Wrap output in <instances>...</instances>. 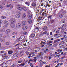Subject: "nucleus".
Listing matches in <instances>:
<instances>
[{
  "label": "nucleus",
  "mask_w": 67,
  "mask_h": 67,
  "mask_svg": "<svg viewBox=\"0 0 67 67\" xmlns=\"http://www.w3.org/2000/svg\"><path fill=\"white\" fill-rule=\"evenodd\" d=\"M18 14H19L20 15H21V12L20 11H18Z\"/></svg>",
  "instance_id": "nucleus-63"
},
{
  "label": "nucleus",
  "mask_w": 67,
  "mask_h": 67,
  "mask_svg": "<svg viewBox=\"0 0 67 67\" xmlns=\"http://www.w3.org/2000/svg\"><path fill=\"white\" fill-rule=\"evenodd\" d=\"M27 22L29 24H31L32 22V20L31 19H28L27 21Z\"/></svg>",
  "instance_id": "nucleus-10"
},
{
  "label": "nucleus",
  "mask_w": 67,
  "mask_h": 67,
  "mask_svg": "<svg viewBox=\"0 0 67 67\" xmlns=\"http://www.w3.org/2000/svg\"><path fill=\"white\" fill-rule=\"evenodd\" d=\"M22 62V60H21L18 62V63L19 64L21 63V62Z\"/></svg>",
  "instance_id": "nucleus-61"
},
{
  "label": "nucleus",
  "mask_w": 67,
  "mask_h": 67,
  "mask_svg": "<svg viewBox=\"0 0 67 67\" xmlns=\"http://www.w3.org/2000/svg\"><path fill=\"white\" fill-rule=\"evenodd\" d=\"M27 34V33L26 31H25L24 32L23 34L24 35H25Z\"/></svg>",
  "instance_id": "nucleus-34"
},
{
  "label": "nucleus",
  "mask_w": 67,
  "mask_h": 67,
  "mask_svg": "<svg viewBox=\"0 0 67 67\" xmlns=\"http://www.w3.org/2000/svg\"><path fill=\"white\" fill-rule=\"evenodd\" d=\"M27 24V22L25 21H23L22 22V25L23 26H25Z\"/></svg>",
  "instance_id": "nucleus-5"
},
{
  "label": "nucleus",
  "mask_w": 67,
  "mask_h": 67,
  "mask_svg": "<svg viewBox=\"0 0 67 67\" xmlns=\"http://www.w3.org/2000/svg\"><path fill=\"white\" fill-rule=\"evenodd\" d=\"M60 54H59V55H56L55 56V57H59L60 56Z\"/></svg>",
  "instance_id": "nucleus-62"
},
{
  "label": "nucleus",
  "mask_w": 67,
  "mask_h": 67,
  "mask_svg": "<svg viewBox=\"0 0 67 67\" xmlns=\"http://www.w3.org/2000/svg\"><path fill=\"white\" fill-rule=\"evenodd\" d=\"M55 33H59V30H58L57 31H56L55 32Z\"/></svg>",
  "instance_id": "nucleus-51"
},
{
  "label": "nucleus",
  "mask_w": 67,
  "mask_h": 67,
  "mask_svg": "<svg viewBox=\"0 0 67 67\" xmlns=\"http://www.w3.org/2000/svg\"><path fill=\"white\" fill-rule=\"evenodd\" d=\"M10 32H11V30L10 29H7L5 33L6 34H8L10 33Z\"/></svg>",
  "instance_id": "nucleus-12"
},
{
  "label": "nucleus",
  "mask_w": 67,
  "mask_h": 67,
  "mask_svg": "<svg viewBox=\"0 0 67 67\" xmlns=\"http://www.w3.org/2000/svg\"><path fill=\"white\" fill-rule=\"evenodd\" d=\"M26 44H24L23 43L22 44H21V46H22L23 47H25V46H26Z\"/></svg>",
  "instance_id": "nucleus-35"
},
{
  "label": "nucleus",
  "mask_w": 67,
  "mask_h": 67,
  "mask_svg": "<svg viewBox=\"0 0 67 67\" xmlns=\"http://www.w3.org/2000/svg\"><path fill=\"white\" fill-rule=\"evenodd\" d=\"M58 36V34H55L54 35V37H56L57 36Z\"/></svg>",
  "instance_id": "nucleus-49"
},
{
  "label": "nucleus",
  "mask_w": 67,
  "mask_h": 67,
  "mask_svg": "<svg viewBox=\"0 0 67 67\" xmlns=\"http://www.w3.org/2000/svg\"><path fill=\"white\" fill-rule=\"evenodd\" d=\"M40 11V10H35V12L36 13H38V12H39Z\"/></svg>",
  "instance_id": "nucleus-31"
},
{
  "label": "nucleus",
  "mask_w": 67,
  "mask_h": 67,
  "mask_svg": "<svg viewBox=\"0 0 67 67\" xmlns=\"http://www.w3.org/2000/svg\"><path fill=\"white\" fill-rule=\"evenodd\" d=\"M42 16L45 17V13L44 12H43L42 13Z\"/></svg>",
  "instance_id": "nucleus-47"
},
{
  "label": "nucleus",
  "mask_w": 67,
  "mask_h": 67,
  "mask_svg": "<svg viewBox=\"0 0 67 67\" xmlns=\"http://www.w3.org/2000/svg\"><path fill=\"white\" fill-rule=\"evenodd\" d=\"M41 55H42V54L41 53H39L38 55V57H41Z\"/></svg>",
  "instance_id": "nucleus-46"
},
{
  "label": "nucleus",
  "mask_w": 67,
  "mask_h": 67,
  "mask_svg": "<svg viewBox=\"0 0 67 67\" xmlns=\"http://www.w3.org/2000/svg\"><path fill=\"white\" fill-rule=\"evenodd\" d=\"M26 17V16L25 15V14H23V18H25Z\"/></svg>",
  "instance_id": "nucleus-27"
},
{
  "label": "nucleus",
  "mask_w": 67,
  "mask_h": 67,
  "mask_svg": "<svg viewBox=\"0 0 67 67\" xmlns=\"http://www.w3.org/2000/svg\"><path fill=\"white\" fill-rule=\"evenodd\" d=\"M0 32H5V31L4 30L2 29H1L0 30Z\"/></svg>",
  "instance_id": "nucleus-28"
},
{
  "label": "nucleus",
  "mask_w": 67,
  "mask_h": 67,
  "mask_svg": "<svg viewBox=\"0 0 67 67\" xmlns=\"http://www.w3.org/2000/svg\"><path fill=\"white\" fill-rule=\"evenodd\" d=\"M24 26L22 27V29H23V30H26V29H27V26Z\"/></svg>",
  "instance_id": "nucleus-16"
},
{
  "label": "nucleus",
  "mask_w": 67,
  "mask_h": 67,
  "mask_svg": "<svg viewBox=\"0 0 67 67\" xmlns=\"http://www.w3.org/2000/svg\"><path fill=\"white\" fill-rule=\"evenodd\" d=\"M56 10H57V9L55 10H54V12L53 14H54V15H55V14H56L55 13L56 12Z\"/></svg>",
  "instance_id": "nucleus-37"
},
{
  "label": "nucleus",
  "mask_w": 67,
  "mask_h": 67,
  "mask_svg": "<svg viewBox=\"0 0 67 67\" xmlns=\"http://www.w3.org/2000/svg\"><path fill=\"white\" fill-rule=\"evenodd\" d=\"M10 26L12 29H14V28L15 27V25H14V23H11L10 24Z\"/></svg>",
  "instance_id": "nucleus-8"
},
{
  "label": "nucleus",
  "mask_w": 67,
  "mask_h": 67,
  "mask_svg": "<svg viewBox=\"0 0 67 67\" xmlns=\"http://www.w3.org/2000/svg\"><path fill=\"white\" fill-rule=\"evenodd\" d=\"M16 41L17 42H19L20 40V39L19 38H17L16 40Z\"/></svg>",
  "instance_id": "nucleus-45"
},
{
  "label": "nucleus",
  "mask_w": 67,
  "mask_h": 67,
  "mask_svg": "<svg viewBox=\"0 0 67 67\" xmlns=\"http://www.w3.org/2000/svg\"><path fill=\"white\" fill-rule=\"evenodd\" d=\"M65 47V46L64 45H62L61 46H60V48H64V47Z\"/></svg>",
  "instance_id": "nucleus-36"
},
{
  "label": "nucleus",
  "mask_w": 67,
  "mask_h": 67,
  "mask_svg": "<svg viewBox=\"0 0 67 67\" xmlns=\"http://www.w3.org/2000/svg\"><path fill=\"white\" fill-rule=\"evenodd\" d=\"M27 14H28V15H31L32 14H31V12L28 11L27 13Z\"/></svg>",
  "instance_id": "nucleus-32"
},
{
  "label": "nucleus",
  "mask_w": 67,
  "mask_h": 67,
  "mask_svg": "<svg viewBox=\"0 0 67 67\" xmlns=\"http://www.w3.org/2000/svg\"><path fill=\"white\" fill-rule=\"evenodd\" d=\"M10 14V13L9 12H7L6 13V16H8V15H9Z\"/></svg>",
  "instance_id": "nucleus-23"
},
{
  "label": "nucleus",
  "mask_w": 67,
  "mask_h": 67,
  "mask_svg": "<svg viewBox=\"0 0 67 67\" xmlns=\"http://www.w3.org/2000/svg\"><path fill=\"white\" fill-rule=\"evenodd\" d=\"M25 4H26V5H28V6H29V5H30V4L29 3V2H26L25 3Z\"/></svg>",
  "instance_id": "nucleus-26"
},
{
  "label": "nucleus",
  "mask_w": 67,
  "mask_h": 67,
  "mask_svg": "<svg viewBox=\"0 0 67 67\" xmlns=\"http://www.w3.org/2000/svg\"><path fill=\"white\" fill-rule=\"evenodd\" d=\"M35 34H32L31 35V36H29L30 37H31V38H34V37H35Z\"/></svg>",
  "instance_id": "nucleus-22"
},
{
  "label": "nucleus",
  "mask_w": 67,
  "mask_h": 67,
  "mask_svg": "<svg viewBox=\"0 0 67 67\" xmlns=\"http://www.w3.org/2000/svg\"><path fill=\"white\" fill-rule=\"evenodd\" d=\"M44 18H45V17L42 16L41 17V19H42V20H43Z\"/></svg>",
  "instance_id": "nucleus-57"
},
{
  "label": "nucleus",
  "mask_w": 67,
  "mask_h": 67,
  "mask_svg": "<svg viewBox=\"0 0 67 67\" xmlns=\"http://www.w3.org/2000/svg\"><path fill=\"white\" fill-rule=\"evenodd\" d=\"M64 44H65V42L63 41L60 43L59 44V45H64Z\"/></svg>",
  "instance_id": "nucleus-25"
},
{
  "label": "nucleus",
  "mask_w": 67,
  "mask_h": 67,
  "mask_svg": "<svg viewBox=\"0 0 67 67\" xmlns=\"http://www.w3.org/2000/svg\"><path fill=\"white\" fill-rule=\"evenodd\" d=\"M44 28L43 29V30H47V29L48 27H47V26H45L44 27Z\"/></svg>",
  "instance_id": "nucleus-24"
},
{
  "label": "nucleus",
  "mask_w": 67,
  "mask_h": 67,
  "mask_svg": "<svg viewBox=\"0 0 67 67\" xmlns=\"http://www.w3.org/2000/svg\"><path fill=\"white\" fill-rule=\"evenodd\" d=\"M54 22V20H51V23H53Z\"/></svg>",
  "instance_id": "nucleus-44"
},
{
  "label": "nucleus",
  "mask_w": 67,
  "mask_h": 67,
  "mask_svg": "<svg viewBox=\"0 0 67 67\" xmlns=\"http://www.w3.org/2000/svg\"><path fill=\"white\" fill-rule=\"evenodd\" d=\"M2 36V34L1 33H0V37H1Z\"/></svg>",
  "instance_id": "nucleus-64"
},
{
  "label": "nucleus",
  "mask_w": 67,
  "mask_h": 67,
  "mask_svg": "<svg viewBox=\"0 0 67 67\" xmlns=\"http://www.w3.org/2000/svg\"><path fill=\"white\" fill-rule=\"evenodd\" d=\"M5 18H6V17L4 16H2V19H5Z\"/></svg>",
  "instance_id": "nucleus-52"
},
{
  "label": "nucleus",
  "mask_w": 67,
  "mask_h": 67,
  "mask_svg": "<svg viewBox=\"0 0 67 67\" xmlns=\"http://www.w3.org/2000/svg\"><path fill=\"white\" fill-rule=\"evenodd\" d=\"M48 12H47V13H45L44 15L46 16V17H47V16L48 15Z\"/></svg>",
  "instance_id": "nucleus-29"
},
{
  "label": "nucleus",
  "mask_w": 67,
  "mask_h": 67,
  "mask_svg": "<svg viewBox=\"0 0 67 67\" xmlns=\"http://www.w3.org/2000/svg\"><path fill=\"white\" fill-rule=\"evenodd\" d=\"M11 62L12 60H8V61H7L6 62L7 63V64H9L10 63V62Z\"/></svg>",
  "instance_id": "nucleus-30"
},
{
  "label": "nucleus",
  "mask_w": 67,
  "mask_h": 67,
  "mask_svg": "<svg viewBox=\"0 0 67 67\" xmlns=\"http://www.w3.org/2000/svg\"><path fill=\"white\" fill-rule=\"evenodd\" d=\"M34 30L35 31V32H36V31H38L37 29L36 28H35L34 29Z\"/></svg>",
  "instance_id": "nucleus-53"
},
{
  "label": "nucleus",
  "mask_w": 67,
  "mask_h": 67,
  "mask_svg": "<svg viewBox=\"0 0 67 67\" xmlns=\"http://www.w3.org/2000/svg\"><path fill=\"white\" fill-rule=\"evenodd\" d=\"M61 23H65V21L62 20L60 22Z\"/></svg>",
  "instance_id": "nucleus-48"
},
{
  "label": "nucleus",
  "mask_w": 67,
  "mask_h": 67,
  "mask_svg": "<svg viewBox=\"0 0 67 67\" xmlns=\"http://www.w3.org/2000/svg\"><path fill=\"white\" fill-rule=\"evenodd\" d=\"M16 47H20L21 46V44L20 43H18L15 45Z\"/></svg>",
  "instance_id": "nucleus-13"
},
{
  "label": "nucleus",
  "mask_w": 67,
  "mask_h": 67,
  "mask_svg": "<svg viewBox=\"0 0 67 67\" xmlns=\"http://www.w3.org/2000/svg\"><path fill=\"white\" fill-rule=\"evenodd\" d=\"M15 67V65L14 64H13L11 66H10V67Z\"/></svg>",
  "instance_id": "nucleus-60"
},
{
  "label": "nucleus",
  "mask_w": 67,
  "mask_h": 67,
  "mask_svg": "<svg viewBox=\"0 0 67 67\" xmlns=\"http://www.w3.org/2000/svg\"><path fill=\"white\" fill-rule=\"evenodd\" d=\"M61 26L62 29H63V27H64V28H65V27L66 26V24H63Z\"/></svg>",
  "instance_id": "nucleus-19"
},
{
  "label": "nucleus",
  "mask_w": 67,
  "mask_h": 67,
  "mask_svg": "<svg viewBox=\"0 0 67 67\" xmlns=\"http://www.w3.org/2000/svg\"><path fill=\"white\" fill-rule=\"evenodd\" d=\"M17 8L18 10L22 11V7L21 6L18 5L17 6Z\"/></svg>",
  "instance_id": "nucleus-4"
},
{
  "label": "nucleus",
  "mask_w": 67,
  "mask_h": 67,
  "mask_svg": "<svg viewBox=\"0 0 67 67\" xmlns=\"http://www.w3.org/2000/svg\"><path fill=\"white\" fill-rule=\"evenodd\" d=\"M47 58H49V59L50 60L51 59V56L49 55L47 57Z\"/></svg>",
  "instance_id": "nucleus-40"
},
{
  "label": "nucleus",
  "mask_w": 67,
  "mask_h": 67,
  "mask_svg": "<svg viewBox=\"0 0 67 67\" xmlns=\"http://www.w3.org/2000/svg\"><path fill=\"white\" fill-rule=\"evenodd\" d=\"M2 20H0V25H1V24L2 23Z\"/></svg>",
  "instance_id": "nucleus-56"
},
{
  "label": "nucleus",
  "mask_w": 67,
  "mask_h": 67,
  "mask_svg": "<svg viewBox=\"0 0 67 67\" xmlns=\"http://www.w3.org/2000/svg\"><path fill=\"white\" fill-rule=\"evenodd\" d=\"M8 53L9 54V55H11V54H12L13 53V51H10L8 52Z\"/></svg>",
  "instance_id": "nucleus-18"
},
{
  "label": "nucleus",
  "mask_w": 67,
  "mask_h": 67,
  "mask_svg": "<svg viewBox=\"0 0 67 67\" xmlns=\"http://www.w3.org/2000/svg\"><path fill=\"white\" fill-rule=\"evenodd\" d=\"M46 10V9H43V8H41V10L42 12H43V11H45Z\"/></svg>",
  "instance_id": "nucleus-42"
},
{
  "label": "nucleus",
  "mask_w": 67,
  "mask_h": 67,
  "mask_svg": "<svg viewBox=\"0 0 67 67\" xmlns=\"http://www.w3.org/2000/svg\"><path fill=\"white\" fill-rule=\"evenodd\" d=\"M27 7H26L23 6L22 7V9L24 11H27Z\"/></svg>",
  "instance_id": "nucleus-9"
},
{
  "label": "nucleus",
  "mask_w": 67,
  "mask_h": 67,
  "mask_svg": "<svg viewBox=\"0 0 67 67\" xmlns=\"http://www.w3.org/2000/svg\"><path fill=\"white\" fill-rule=\"evenodd\" d=\"M39 66L40 67H42V63H40L39 64Z\"/></svg>",
  "instance_id": "nucleus-59"
},
{
  "label": "nucleus",
  "mask_w": 67,
  "mask_h": 67,
  "mask_svg": "<svg viewBox=\"0 0 67 67\" xmlns=\"http://www.w3.org/2000/svg\"><path fill=\"white\" fill-rule=\"evenodd\" d=\"M25 65V64L24 63V64H21L20 65V66H24Z\"/></svg>",
  "instance_id": "nucleus-54"
},
{
  "label": "nucleus",
  "mask_w": 67,
  "mask_h": 67,
  "mask_svg": "<svg viewBox=\"0 0 67 67\" xmlns=\"http://www.w3.org/2000/svg\"><path fill=\"white\" fill-rule=\"evenodd\" d=\"M5 44L6 46H9L10 45V43L8 42H7L5 43Z\"/></svg>",
  "instance_id": "nucleus-17"
},
{
  "label": "nucleus",
  "mask_w": 67,
  "mask_h": 67,
  "mask_svg": "<svg viewBox=\"0 0 67 67\" xmlns=\"http://www.w3.org/2000/svg\"><path fill=\"white\" fill-rule=\"evenodd\" d=\"M67 12L66 11H64L63 12V10L62 12V13L63 14V15H64L66 14V13H67Z\"/></svg>",
  "instance_id": "nucleus-21"
},
{
  "label": "nucleus",
  "mask_w": 67,
  "mask_h": 67,
  "mask_svg": "<svg viewBox=\"0 0 67 67\" xmlns=\"http://www.w3.org/2000/svg\"><path fill=\"white\" fill-rule=\"evenodd\" d=\"M15 22V20L13 19H12L10 20L11 23H14Z\"/></svg>",
  "instance_id": "nucleus-14"
},
{
  "label": "nucleus",
  "mask_w": 67,
  "mask_h": 67,
  "mask_svg": "<svg viewBox=\"0 0 67 67\" xmlns=\"http://www.w3.org/2000/svg\"><path fill=\"white\" fill-rule=\"evenodd\" d=\"M16 33L15 32H13L12 33V35H16Z\"/></svg>",
  "instance_id": "nucleus-33"
},
{
  "label": "nucleus",
  "mask_w": 67,
  "mask_h": 67,
  "mask_svg": "<svg viewBox=\"0 0 67 67\" xmlns=\"http://www.w3.org/2000/svg\"><path fill=\"white\" fill-rule=\"evenodd\" d=\"M58 29H59V30H60V29H62L61 30V33L62 34H63L64 33V32H65L64 31V29L62 28V26H61L60 28H58Z\"/></svg>",
  "instance_id": "nucleus-7"
},
{
  "label": "nucleus",
  "mask_w": 67,
  "mask_h": 67,
  "mask_svg": "<svg viewBox=\"0 0 67 67\" xmlns=\"http://www.w3.org/2000/svg\"><path fill=\"white\" fill-rule=\"evenodd\" d=\"M1 42L2 43L3 42H5V40L3 39H2L1 40Z\"/></svg>",
  "instance_id": "nucleus-43"
},
{
  "label": "nucleus",
  "mask_w": 67,
  "mask_h": 67,
  "mask_svg": "<svg viewBox=\"0 0 67 67\" xmlns=\"http://www.w3.org/2000/svg\"><path fill=\"white\" fill-rule=\"evenodd\" d=\"M47 32L46 31H45L43 32V34H47Z\"/></svg>",
  "instance_id": "nucleus-39"
},
{
  "label": "nucleus",
  "mask_w": 67,
  "mask_h": 67,
  "mask_svg": "<svg viewBox=\"0 0 67 67\" xmlns=\"http://www.w3.org/2000/svg\"><path fill=\"white\" fill-rule=\"evenodd\" d=\"M63 9H61L60 11L58 13L60 18H62L63 17V14L62 13L63 12Z\"/></svg>",
  "instance_id": "nucleus-1"
},
{
  "label": "nucleus",
  "mask_w": 67,
  "mask_h": 67,
  "mask_svg": "<svg viewBox=\"0 0 67 67\" xmlns=\"http://www.w3.org/2000/svg\"><path fill=\"white\" fill-rule=\"evenodd\" d=\"M21 24L20 23H18L16 25V27H17V28H19V27H21Z\"/></svg>",
  "instance_id": "nucleus-6"
},
{
  "label": "nucleus",
  "mask_w": 67,
  "mask_h": 67,
  "mask_svg": "<svg viewBox=\"0 0 67 67\" xmlns=\"http://www.w3.org/2000/svg\"><path fill=\"white\" fill-rule=\"evenodd\" d=\"M26 53L27 55H29V53H30V52L27 51H26Z\"/></svg>",
  "instance_id": "nucleus-58"
},
{
  "label": "nucleus",
  "mask_w": 67,
  "mask_h": 67,
  "mask_svg": "<svg viewBox=\"0 0 67 67\" xmlns=\"http://www.w3.org/2000/svg\"><path fill=\"white\" fill-rule=\"evenodd\" d=\"M52 17L51 16H48V17H47V18L48 19H50Z\"/></svg>",
  "instance_id": "nucleus-50"
},
{
  "label": "nucleus",
  "mask_w": 67,
  "mask_h": 67,
  "mask_svg": "<svg viewBox=\"0 0 67 67\" xmlns=\"http://www.w3.org/2000/svg\"><path fill=\"white\" fill-rule=\"evenodd\" d=\"M0 8H1V9H3V6L2 5H0Z\"/></svg>",
  "instance_id": "nucleus-55"
},
{
  "label": "nucleus",
  "mask_w": 67,
  "mask_h": 67,
  "mask_svg": "<svg viewBox=\"0 0 67 67\" xmlns=\"http://www.w3.org/2000/svg\"><path fill=\"white\" fill-rule=\"evenodd\" d=\"M24 38H25V37L24 36H20L19 38L20 41L21 42V41H23Z\"/></svg>",
  "instance_id": "nucleus-2"
},
{
  "label": "nucleus",
  "mask_w": 67,
  "mask_h": 67,
  "mask_svg": "<svg viewBox=\"0 0 67 67\" xmlns=\"http://www.w3.org/2000/svg\"><path fill=\"white\" fill-rule=\"evenodd\" d=\"M7 27H8V26L4 25L3 27V29H5V28H7Z\"/></svg>",
  "instance_id": "nucleus-38"
},
{
  "label": "nucleus",
  "mask_w": 67,
  "mask_h": 67,
  "mask_svg": "<svg viewBox=\"0 0 67 67\" xmlns=\"http://www.w3.org/2000/svg\"><path fill=\"white\" fill-rule=\"evenodd\" d=\"M10 5H11V4H8L6 5V7H10Z\"/></svg>",
  "instance_id": "nucleus-41"
},
{
  "label": "nucleus",
  "mask_w": 67,
  "mask_h": 67,
  "mask_svg": "<svg viewBox=\"0 0 67 67\" xmlns=\"http://www.w3.org/2000/svg\"><path fill=\"white\" fill-rule=\"evenodd\" d=\"M28 17L29 19H32V15L31 14L28 15Z\"/></svg>",
  "instance_id": "nucleus-20"
},
{
  "label": "nucleus",
  "mask_w": 67,
  "mask_h": 67,
  "mask_svg": "<svg viewBox=\"0 0 67 67\" xmlns=\"http://www.w3.org/2000/svg\"><path fill=\"white\" fill-rule=\"evenodd\" d=\"M4 24L5 25H8L9 24V22L8 21L5 20L4 21Z\"/></svg>",
  "instance_id": "nucleus-11"
},
{
  "label": "nucleus",
  "mask_w": 67,
  "mask_h": 67,
  "mask_svg": "<svg viewBox=\"0 0 67 67\" xmlns=\"http://www.w3.org/2000/svg\"><path fill=\"white\" fill-rule=\"evenodd\" d=\"M15 16L16 18H19V17L20 16L19 14H17L15 15Z\"/></svg>",
  "instance_id": "nucleus-15"
},
{
  "label": "nucleus",
  "mask_w": 67,
  "mask_h": 67,
  "mask_svg": "<svg viewBox=\"0 0 67 67\" xmlns=\"http://www.w3.org/2000/svg\"><path fill=\"white\" fill-rule=\"evenodd\" d=\"M31 6L33 7L34 9L36 7V2H33L31 4Z\"/></svg>",
  "instance_id": "nucleus-3"
}]
</instances>
